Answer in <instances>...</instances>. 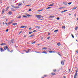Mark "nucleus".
I'll list each match as a JSON object with an SVG mask.
<instances>
[{
    "instance_id": "4468645a",
    "label": "nucleus",
    "mask_w": 78,
    "mask_h": 78,
    "mask_svg": "<svg viewBox=\"0 0 78 78\" xmlns=\"http://www.w3.org/2000/svg\"><path fill=\"white\" fill-rule=\"evenodd\" d=\"M9 14L10 15H11V14H12V12H11V11L9 12Z\"/></svg>"
},
{
    "instance_id": "f8f14e48",
    "label": "nucleus",
    "mask_w": 78,
    "mask_h": 78,
    "mask_svg": "<svg viewBox=\"0 0 78 78\" xmlns=\"http://www.w3.org/2000/svg\"><path fill=\"white\" fill-rule=\"evenodd\" d=\"M13 25H17V23H13L12 24Z\"/></svg>"
},
{
    "instance_id": "9b49d317",
    "label": "nucleus",
    "mask_w": 78,
    "mask_h": 78,
    "mask_svg": "<svg viewBox=\"0 0 78 78\" xmlns=\"http://www.w3.org/2000/svg\"><path fill=\"white\" fill-rule=\"evenodd\" d=\"M55 17V16H49V18H51V19H53V17Z\"/></svg>"
},
{
    "instance_id": "0eeeda50",
    "label": "nucleus",
    "mask_w": 78,
    "mask_h": 78,
    "mask_svg": "<svg viewBox=\"0 0 78 78\" xmlns=\"http://www.w3.org/2000/svg\"><path fill=\"white\" fill-rule=\"evenodd\" d=\"M14 39H12L11 40L12 43L13 44L14 43Z\"/></svg>"
},
{
    "instance_id": "052dcab7",
    "label": "nucleus",
    "mask_w": 78,
    "mask_h": 78,
    "mask_svg": "<svg viewBox=\"0 0 78 78\" xmlns=\"http://www.w3.org/2000/svg\"><path fill=\"white\" fill-rule=\"evenodd\" d=\"M29 11H31V9H29Z\"/></svg>"
},
{
    "instance_id": "cd10ccee",
    "label": "nucleus",
    "mask_w": 78,
    "mask_h": 78,
    "mask_svg": "<svg viewBox=\"0 0 78 78\" xmlns=\"http://www.w3.org/2000/svg\"><path fill=\"white\" fill-rule=\"evenodd\" d=\"M20 28H24V26H21Z\"/></svg>"
},
{
    "instance_id": "a211bd4d",
    "label": "nucleus",
    "mask_w": 78,
    "mask_h": 78,
    "mask_svg": "<svg viewBox=\"0 0 78 78\" xmlns=\"http://www.w3.org/2000/svg\"><path fill=\"white\" fill-rule=\"evenodd\" d=\"M34 36V35L33 34L30 36L29 37H33V36Z\"/></svg>"
},
{
    "instance_id": "a19ab883",
    "label": "nucleus",
    "mask_w": 78,
    "mask_h": 78,
    "mask_svg": "<svg viewBox=\"0 0 78 78\" xmlns=\"http://www.w3.org/2000/svg\"><path fill=\"white\" fill-rule=\"evenodd\" d=\"M60 18L59 17H57L56 18V19L57 20H59V19Z\"/></svg>"
},
{
    "instance_id": "e433bc0d",
    "label": "nucleus",
    "mask_w": 78,
    "mask_h": 78,
    "mask_svg": "<svg viewBox=\"0 0 78 78\" xmlns=\"http://www.w3.org/2000/svg\"><path fill=\"white\" fill-rule=\"evenodd\" d=\"M7 51H9V52L10 51V50H9V48H8L7 49Z\"/></svg>"
},
{
    "instance_id": "864d4df0",
    "label": "nucleus",
    "mask_w": 78,
    "mask_h": 78,
    "mask_svg": "<svg viewBox=\"0 0 78 78\" xmlns=\"http://www.w3.org/2000/svg\"><path fill=\"white\" fill-rule=\"evenodd\" d=\"M11 6H12V8H14L15 7H14V5H11Z\"/></svg>"
},
{
    "instance_id": "09e8293b",
    "label": "nucleus",
    "mask_w": 78,
    "mask_h": 78,
    "mask_svg": "<svg viewBox=\"0 0 78 78\" xmlns=\"http://www.w3.org/2000/svg\"><path fill=\"white\" fill-rule=\"evenodd\" d=\"M31 5H26L27 6H30Z\"/></svg>"
},
{
    "instance_id": "603ef678",
    "label": "nucleus",
    "mask_w": 78,
    "mask_h": 78,
    "mask_svg": "<svg viewBox=\"0 0 78 78\" xmlns=\"http://www.w3.org/2000/svg\"><path fill=\"white\" fill-rule=\"evenodd\" d=\"M8 30H9L8 29H7V30H6V31L7 32H8Z\"/></svg>"
},
{
    "instance_id": "72a5a7b5",
    "label": "nucleus",
    "mask_w": 78,
    "mask_h": 78,
    "mask_svg": "<svg viewBox=\"0 0 78 78\" xmlns=\"http://www.w3.org/2000/svg\"><path fill=\"white\" fill-rule=\"evenodd\" d=\"M35 52L36 53H41V52H37V51H35Z\"/></svg>"
},
{
    "instance_id": "ddd939ff",
    "label": "nucleus",
    "mask_w": 78,
    "mask_h": 78,
    "mask_svg": "<svg viewBox=\"0 0 78 78\" xmlns=\"http://www.w3.org/2000/svg\"><path fill=\"white\" fill-rule=\"evenodd\" d=\"M35 27H36V28H40V26H35Z\"/></svg>"
},
{
    "instance_id": "338daca9",
    "label": "nucleus",
    "mask_w": 78,
    "mask_h": 78,
    "mask_svg": "<svg viewBox=\"0 0 78 78\" xmlns=\"http://www.w3.org/2000/svg\"><path fill=\"white\" fill-rule=\"evenodd\" d=\"M76 53H78V51H76Z\"/></svg>"
},
{
    "instance_id": "c756f323",
    "label": "nucleus",
    "mask_w": 78,
    "mask_h": 78,
    "mask_svg": "<svg viewBox=\"0 0 78 78\" xmlns=\"http://www.w3.org/2000/svg\"><path fill=\"white\" fill-rule=\"evenodd\" d=\"M30 49H28V51H26V53H28V52H29V51H30Z\"/></svg>"
},
{
    "instance_id": "c9c22d12",
    "label": "nucleus",
    "mask_w": 78,
    "mask_h": 78,
    "mask_svg": "<svg viewBox=\"0 0 78 78\" xmlns=\"http://www.w3.org/2000/svg\"><path fill=\"white\" fill-rule=\"evenodd\" d=\"M77 8V7H75L73 8V9H76Z\"/></svg>"
},
{
    "instance_id": "c03bdc74",
    "label": "nucleus",
    "mask_w": 78,
    "mask_h": 78,
    "mask_svg": "<svg viewBox=\"0 0 78 78\" xmlns=\"http://www.w3.org/2000/svg\"><path fill=\"white\" fill-rule=\"evenodd\" d=\"M65 26H63L62 27V28H64L65 29Z\"/></svg>"
},
{
    "instance_id": "b1692460",
    "label": "nucleus",
    "mask_w": 78,
    "mask_h": 78,
    "mask_svg": "<svg viewBox=\"0 0 78 78\" xmlns=\"http://www.w3.org/2000/svg\"><path fill=\"white\" fill-rule=\"evenodd\" d=\"M62 8H66V7H60L59 8V9H62Z\"/></svg>"
},
{
    "instance_id": "2f4dec72",
    "label": "nucleus",
    "mask_w": 78,
    "mask_h": 78,
    "mask_svg": "<svg viewBox=\"0 0 78 78\" xmlns=\"http://www.w3.org/2000/svg\"><path fill=\"white\" fill-rule=\"evenodd\" d=\"M53 72H56V69H54L53 70Z\"/></svg>"
},
{
    "instance_id": "774afa93",
    "label": "nucleus",
    "mask_w": 78,
    "mask_h": 78,
    "mask_svg": "<svg viewBox=\"0 0 78 78\" xmlns=\"http://www.w3.org/2000/svg\"><path fill=\"white\" fill-rule=\"evenodd\" d=\"M64 78H66V76H64Z\"/></svg>"
},
{
    "instance_id": "0e129e2a",
    "label": "nucleus",
    "mask_w": 78,
    "mask_h": 78,
    "mask_svg": "<svg viewBox=\"0 0 78 78\" xmlns=\"http://www.w3.org/2000/svg\"><path fill=\"white\" fill-rule=\"evenodd\" d=\"M41 39H43V37H41Z\"/></svg>"
},
{
    "instance_id": "3c124183",
    "label": "nucleus",
    "mask_w": 78,
    "mask_h": 78,
    "mask_svg": "<svg viewBox=\"0 0 78 78\" xmlns=\"http://www.w3.org/2000/svg\"><path fill=\"white\" fill-rule=\"evenodd\" d=\"M69 72H70V69H69Z\"/></svg>"
},
{
    "instance_id": "8fccbe9b",
    "label": "nucleus",
    "mask_w": 78,
    "mask_h": 78,
    "mask_svg": "<svg viewBox=\"0 0 78 78\" xmlns=\"http://www.w3.org/2000/svg\"><path fill=\"white\" fill-rule=\"evenodd\" d=\"M10 52H11V53H12V52H13V50H11L10 51Z\"/></svg>"
},
{
    "instance_id": "393cba45",
    "label": "nucleus",
    "mask_w": 78,
    "mask_h": 78,
    "mask_svg": "<svg viewBox=\"0 0 78 78\" xmlns=\"http://www.w3.org/2000/svg\"><path fill=\"white\" fill-rule=\"evenodd\" d=\"M2 13H4V12H5V9H2Z\"/></svg>"
},
{
    "instance_id": "2eb2a0df",
    "label": "nucleus",
    "mask_w": 78,
    "mask_h": 78,
    "mask_svg": "<svg viewBox=\"0 0 78 78\" xmlns=\"http://www.w3.org/2000/svg\"><path fill=\"white\" fill-rule=\"evenodd\" d=\"M51 75H56V74L54 73H51Z\"/></svg>"
},
{
    "instance_id": "7ed1b4c3",
    "label": "nucleus",
    "mask_w": 78,
    "mask_h": 78,
    "mask_svg": "<svg viewBox=\"0 0 78 78\" xmlns=\"http://www.w3.org/2000/svg\"><path fill=\"white\" fill-rule=\"evenodd\" d=\"M26 15H27V17H30L33 16V15H27V14H26Z\"/></svg>"
},
{
    "instance_id": "de8ad7c7",
    "label": "nucleus",
    "mask_w": 78,
    "mask_h": 78,
    "mask_svg": "<svg viewBox=\"0 0 78 78\" xmlns=\"http://www.w3.org/2000/svg\"><path fill=\"white\" fill-rule=\"evenodd\" d=\"M24 37H27V35H24Z\"/></svg>"
},
{
    "instance_id": "9d476101",
    "label": "nucleus",
    "mask_w": 78,
    "mask_h": 78,
    "mask_svg": "<svg viewBox=\"0 0 78 78\" xmlns=\"http://www.w3.org/2000/svg\"><path fill=\"white\" fill-rule=\"evenodd\" d=\"M67 11V10H65L64 11H62L61 12V13H62V12H66V11Z\"/></svg>"
},
{
    "instance_id": "c85d7f7f",
    "label": "nucleus",
    "mask_w": 78,
    "mask_h": 78,
    "mask_svg": "<svg viewBox=\"0 0 78 78\" xmlns=\"http://www.w3.org/2000/svg\"><path fill=\"white\" fill-rule=\"evenodd\" d=\"M51 7H48L46 8V9H50V8H51Z\"/></svg>"
},
{
    "instance_id": "f704fd0d",
    "label": "nucleus",
    "mask_w": 78,
    "mask_h": 78,
    "mask_svg": "<svg viewBox=\"0 0 78 78\" xmlns=\"http://www.w3.org/2000/svg\"><path fill=\"white\" fill-rule=\"evenodd\" d=\"M23 17H26V18H27V16H23Z\"/></svg>"
},
{
    "instance_id": "6e6552de",
    "label": "nucleus",
    "mask_w": 78,
    "mask_h": 78,
    "mask_svg": "<svg viewBox=\"0 0 78 78\" xmlns=\"http://www.w3.org/2000/svg\"><path fill=\"white\" fill-rule=\"evenodd\" d=\"M54 5V3H52L51 4V5H49L48 6H53Z\"/></svg>"
},
{
    "instance_id": "79ce46f5",
    "label": "nucleus",
    "mask_w": 78,
    "mask_h": 78,
    "mask_svg": "<svg viewBox=\"0 0 78 78\" xmlns=\"http://www.w3.org/2000/svg\"><path fill=\"white\" fill-rule=\"evenodd\" d=\"M29 34H31L32 33H33V32H29Z\"/></svg>"
},
{
    "instance_id": "473e14b6",
    "label": "nucleus",
    "mask_w": 78,
    "mask_h": 78,
    "mask_svg": "<svg viewBox=\"0 0 78 78\" xmlns=\"http://www.w3.org/2000/svg\"><path fill=\"white\" fill-rule=\"evenodd\" d=\"M11 23H12V21H11L8 24H11Z\"/></svg>"
},
{
    "instance_id": "20e7f679",
    "label": "nucleus",
    "mask_w": 78,
    "mask_h": 78,
    "mask_svg": "<svg viewBox=\"0 0 78 78\" xmlns=\"http://www.w3.org/2000/svg\"><path fill=\"white\" fill-rule=\"evenodd\" d=\"M61 63L62 66H64V61H61Z\"/></svg>"
},
{
    "instance_id": "6ab92c4d",
    "label": "nucleus",
    "mask_w": 78,
    "mask_h": 78,
    "mask_svg": "<svg viewBox=\"0 0 78 78\" xmlns=\"http://www.w3.org/2000/svg\"><path fill=\"white\" fill-rule=\"evenodd\" d=\"M58 30H55L54 31L55 33H56V32H58Z\"/></svg>"
},
{
    "instance_id": "f257e3e1",
    "label": "nucleus",
    "mask_w": 78,
    "mask_h": 78,
    "mask_svg": "<svg viewBox=\"0 0 78 78\" xmlns=\"http://www.w3.org/2000/svg\"><path fill=\"white\" fill-rule=\"evenodd\" d=\"M35 17H37L38 19H40L41 18L42 16L40 15H36Z\"/></svg>"
},
{
    "instance_id": "5fc2aeb1",
    "label": "nucleus",
    "mask_w": 78,
    "mask_h": 78,
    "mask_svg": "<svg viewBox=\"0 0 78 78\" xmlns=\"http://www.w3.org/2000/svg\"><path fill=\"white\" fill-rule=\"evenodd\" d=\"M50 37H48L47 38V39H50Z\"/></svg>"
},
{
    "instance_id": "e2e57ef3",
    "label": "nucleus",
    "mask_w": 78,
    "mask_h": 78,
    "mask_svg": "<svg viewBox=\"0 0 78 78\" xmlns=\"http://www.w3.org/2000/svg\"><path fill=\"white\" fill-rule=\"evenodd\" d=\"M48 50H51V49L50 48H48Z\"/></svg>"
},
{
    "instance_id": "412c9836",
    "label": "nucleus",
    "mask_w": 78,
    "mask_h": 78,
    "mask_svg": "<svg viewBox=\"0 0 78 78\" xmlns=\"http://www.w3.org/2000/svg\"><path fill=\"white\" fill-rule=\"evenodd\" d=\"M43 53H45V54H47V52L45 51H43L42 52Z\"/></svg>"
},
{
    "instance_id": "58836bf2",
    "label": "nucleus",
    "mask_w": 78,
    "mask_h": 78,
    "mask_svg": "<svg viewBox=\"0 0 78 78\" xmlns=\"http://www.w3.org/2000/svg\"><path fill=\"white\" fill-rule=\"evenodd\" d=\"M8 9H9V7H7V8H6V11H8Z\"/></svg>"
},
{
    "instance_id": "aec40b11",
    "label": "nucleus",
    "mask_w": 78,
    "mask_h": 78,
    "mask_svg": "<svg viewBox=\"0 0 78 78\" xmlns=\"http://www.w3.org/2000/svg\"><path fill=\"white\" fill-rule=\"evenodd\" d=\"M49 53H53V52H54V53H55V51H49Z\"/></svg>"
},
{
    "instance_id": "a878e982",
    "label": "nucleus",
    "mask_w": 78,
    "mask_h": 78,
    "mask_svg": "<svg viewBox=\"0 0 78 78\" xmlns=\"http://www.w3.org/2000/svg\"><path fill=\"white\" fill-rule=\"evenodd\" d=\"M19 3L20 4L18 5L19 6H20V5H22V3Z\"/></svg>"
},
{
    "instance_id": "f03ea898",
    "label": "nucleus",
    "mask_w": 78,
    "mask_h": 78,
    "mask_svg": "<svg viewBox=\"0 0 78 78\" xmlns=\"http://www.w3.org/2000/svg\"><path fill=\"white\" fill-rule=\"evenodd\" d=\"M0 50H1V52H3V51H4V49L2 48H0Z\"/></svg>"
},
{
    "instance_id": "49530a36",
    "label": "nucleus",
    "mask_w": 78,
    "mask_h": 78,
    "mask_svg": "<svg viewBox=\"0 0 78 78\" xmlns=\"http://www.w3.org/2000/svg\"><path fill=\"white\" fill-rule=\"evenodd\" d=\"M77 75V73H76L75 74V75H74V76H76V75Z\"/></svg>"
},
{
    "instance_id": "bf43d9fd",
    "label": "nucleus",
    "mask_w": 78,
    "mask_h": 78,
    "mask_svg": "<svg viewBox=\"0 0 78 78\" xmlns=\"http://www.w3.org/2000/svg\"><path fill=\"white\" fill-rule=\"evenodd\" d=\"M44 76H45V77H46V76H47V75H44Z\"/></svg>"
},
{
    "instance_id": "1a4fd4ad",
    "label": "nucleus",
    "mask_w": 78,
    "mask_h": 78,
    "mask_svg": "<svg viewBox=\"0 0 78 78\" xmlns=\"http://www.w3.org/2000/svg\"><path fill=\"white\" fill-rule=\"evenodd\" d=\"M63 3L65 5H67V3L66 2H64Z\"/></svg>"
},
{
    "instance_id": "4c0bfd02",
    "label": "nucleus",
    "mask_w": 78,
    "mask_h": 78,
    "mask_svg": "<svg viewBox=\"0 0 78 78\" xmlns=\"http://www.w3.org/2000/svg\"><path fill=\"white\" fill-rule=\"evenodd\" d=\"M72 36L73 38H74V36H73V35L72 34Z\"/></svg>"
},
{
    "instance_id": "ea45409f",
    "label": "nucleus",
    "mask_w": 78,
    "mask_h": 78,
    "mask_svg": "<svg viewBox=\"0 0 78 78\" xmlns=\"http://www.w3.org/2000/svg\"><path fill=\"white\" fill-rule=\"evenodd\" d=\"M72 4V2H69L68 3L69 5H71Z\"/></svg>"
},
{
    "instance_id": "a18cd8bd",
    "label": "nucleus",
    "mask_w": 78,
    "mask_h": 78,
    "mask_svg": "<svg viewBox=\"0 0 78 78\" xmlns=\"http://www.w3.org/2000/svg\"><path fill=\"white\" fill-rule=\"evenodd\" d=\"M77 75V73H76L75 74V75H74V76H76V75Z\"/></svg>"
},
{
    "instance_id": "f3484780",
    "label": "nucleus",
    "mask_w": 78,
    "mask_h": 78,
    "mask_svg": "<svg viewBox=\"0 0 78 78\" xmlns=\"http://www.w3.org/2000/svg\"><path fill=\"white\" fill-rule=\"evenodd\" d=\"M57 45L58 46H60V45H61V43H57Z\"/></svg>"
},
{
    "instance_id": "423d86ee",
    "label": "nucleus",
    "mask_w": 78,
    "mask_h": 78,
    "mask_svg": "<svg viewBox=\"0 0 78 78\" xmlns=\"http://www.w3.org/2000/svg\"><path fill=\"white\" fill-rule=\"evenodd\" d=\"M1 45H6V43H2L1 44Z\"/></svg>"
},
{
    "instance_id": "37998d69",
    "label": "nucleus",
    "mask_w": 78,
    "mask_h": 78,
    "mask_svg": "<svg viewBox=\"0 0 78 78\" xmlns=\"http://www.w3.org/2000/svg\"><path fill=\"white\" fill-rule=\"evenodd\" d=\"M37 31H36V30H35L33 31V32H37Z\"/></svg>"
},
{
    "instance_id": "13d9d810",
    "label": "nucleus",
    "mask_w": 78,
    "mask_h": 78,
    "mask_svg": "<svg viewBox=\"0 0 78 78\" xmlns=\"http://www.w3.org/2000/svg\"><path fill=\"white\" fill-rule=\"evenodd\" d=\"M24 28H27V26H24Z\"/></svg>"
},
{
    "instance_id": "6e6d98bb",
    "label": "nucleus",
    "mask_w": 78,
    "mask_h": 78,
    "mask_svg": "<svg viewBox=\"0 0 78 78\" xmlns=\"http://www.w3.org/2000/svg\"><path fill=\"white\" fill-rule=\"evenodd\" d=\"M74 78H76V76H74Z\"/></svg>"
},
{
    "instance_id": "dca6fc26",
    "label": "nucleus",
    "mask_w": 78,
    "mask_h": 78,
    "mask_svg": "<svg viewBox=\"0 0 78 78\" xmlns=\"http://www.w3.org/2000/svg\"><path fill=\"white\" fill-rule=\"evenodd\" d=\"M14 8H16V9H18V8H19V6H16Z\"/></svg>"
},
{
    "instance_id": "4be33fe9",
    "label": "nucleus",
    "mask_w": 78,
    "mask_h": 78,
    "mask_svg": "<svg viewBox=\"0 0 78 78\" xmlns=\"http://www.w3.org/2000/svg\"><path fill=\"white\" fill-rule=\"evenodd\" d=\"M43 49H44V50H47V48H43L42 49L43 50Z\"/></svg>"
},
{
    "instance_id": "69168bd1",
    "label": "nucleus",
    "mask_w": 78,
    "mask_h": 78,
    "mask_svg": "<svg viewBox=\"0 0 78 78\" xmlns=\"http://www.w3.org/2000/svg\"><path fill=\"white\" fill-rule=\"evenodd\" d=\"M48 35H50V33H48Z\"/></svg>"
},
{
    "instance_id": "39448f33",
    "label": "nucleus",
    "mask_w": 78,
    "mask_h": 78,
    "mask_svg": "<svg viewBox=\"0 0 78 78\" xmlns=\"http://www.w3.org/2000/svg\"><path fill=\"white\" fill-rule=\"evenodd\" d=\"M8 48V46H5L4 47V49L5 50H6V49Z\"/></svg>"
},
{
    "instance_id": "5701e85b",
    "label": "nucleus",
    "mask_w": 78,
    "mask_h": 78,
    "mask_svg": "<svg viewBox=\"0 0 78 78\" xmlns=\"http://www.w3.org/2000/svg\"><path fill=\"white\" fill-rule=\"evenodd\" d=\"M11 10H12V11H15V10L14 9L12 8L11 9Z\"/></svg>"
},
{
    "instance_id": "4d7b16f0",
    "label": "nucleus",
    "mask_w": 78,
    "mask_h": 78,
    "mask_svg": "<svg viewBox=\"0 0 78 78\" xmlns=\"http://www.w3.org/2000/svg\"><path fill=\"white\" fill-rule=\"evenodd\" d=\"M32 28L31 27H30V28H29V30H31V29H32Z\"/></svg>"
},
{
    "instance_id": "7c9ffc66",
    "label": "nucleus",
    "mask_w": 78,
    "mask_h": 78,
    "mask_svg": "<svg viewBox=\"0 0 78 78\" xmlns=\"http://www.w3.org/2000/svg\"><path fill=\"white\" fill-rule=\"evenodd\" d=\"M77 29H78V27H76L75 28V30H77Z\"/></svg>"
},
{
    "instance_id": "bb28decb",
    "label": "nucleus",
    "mask_w": 78,
    "mask_h": 78,
    "mask_svg": "<svg viewBox=\"0 0 78 78\" xmlns=\"http://www.w3.org/2000/svg\"><path fill=\"white\" fill-rule=\"evenodd\" d=\"M20 17H21V16H20L17 17V18H18V19H19V18H20Z\"/></svg>"
},
{
    "instance_id": "680f3d73",
    "label": "nucleus",
    "mask_w": 78,
    "mask_h": 78,
    "mask_svg": "<svg viewBox=\"0 0 78 78\" xmlns=\"http://www.w3.org/2000/svg\"><path fill=\"white\" fill-rule=\"evenodd\" d=\"M22 31H21L20 32V34L22 33Z\"/></svg>"
}]
</instances>
